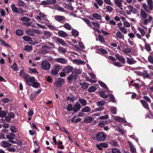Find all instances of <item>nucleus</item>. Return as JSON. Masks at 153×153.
Listing matches in <instances>:
<instances>
[{
    "instance_id": "dca6fc26",
    "label": "nucleus",
    "mask_w": 153,
    "mask_h": 153,
    "mask_svg": "<svg viewBox=\"0 0 153 153\" xmlns=\"http://www.w3.org/2000/svg\"><path fill=\"white\" fill-rule=\"evenodd\" d=\"M81 108L80 104L77 102L75 104L73 108V111L74 112H76L79 111Z\"/></svg>"
},
{
    "instance_id": "473e14b6",
    "label": "nucleus",
    "mask_w": 153,
    "mask_h": 153,
    "mask_svg": "<svg viewBox=\"0 0 153 153\" xmlns=\"http://www.w3.org/2000/svg\"><path fill=\"white\" fill-rule=\"evenodd\" d=\"M10 7L13 11L15 13H18V8L14 4H12L10 5Z\"/></svg>"
},
{
    "instance_id": "b1692460",
    "label": "nucleus",
    "mask_w": 153,
    "mask_h": 153,
    "mask_svg": "<svg viewBox=\"0 0 153 153\" xmlns=\"http://www.w3.org/2000/svg\"><path fill=\"white\" fill-rule=\"evenodd\" d=\"M15 136V135L14 134L10 133L6 135V137L9 140H13Z\"/></svg>"
},
{
    "instance_id": "603ef678",
    "label": "nucleus",
    "mask_w": 153,
    "mask_h": 153,
    "mask_svg": "<svg viewBox=\"0 0 153 153\" xmlns=\"http://www.w3.org/2000/svg\"><path fill=\"white\" fill-rule=\"evenodd\" d=\"M105 103V101L103 100H101L98 102L97 104L98 106H102L104 105Z\"/></svg>"
},
{
    "instance_id": "5fc2aeb1",
    "label": "nucleus",
    "mask_w": 153,
    "mask_h": 153,
    "mask_svg": "<svg viewBox=\"0 0 153 153\" xmlns=\"http://www.w3.org/2000/svg\"><path fill=\"white\" fill-rule=\"evenodd\" d=\"M98 82L101 86L102 87L105 89H108L106 85L104 82L100 81H98Z\"/></svg>"
},
{
    "instance_id": "680f3d73",
    "label": "nucleus",
    "mask_w": 153,
    "mask_h": 153,
    "mask_svg": "<svg viewBox=\"0 0 153 153\" xmlns=\"http://www.w3.org/2000/svg\"><path fill=\"white\" fill-rule=\"evenodd\" d=\"M65 82L64 79L62 78H59L58 81V83L60 85H62Z\"/></svg>"
},
{
    "instance_id": "c85d7f7f",
    "label": "nucleus",
    "mask_w": 153,
    "mask_h": 153,
    "mask_svg": "<svg viewBox=\"0 0 153 153\" xmlns=\"http://www.w3.org/2000/svg\"><path fill=\"white\" fill-rule=\"evenodd\" d=\"M152 19V17L151 16H149L148 18L147 19H145L144 20L143 23L145 25H146L148 24V23L149 22H151Z\"/></svg>"
},
{
    "instance_id": "bb28decb",
    "label": "nucleus",
    "mask_w": 153,
    "mask_h": 153,
    "mask_svg": "<svg viewBox=\"0 0 153 153\" xmlns=\"http://www.w3.org/2000/svg\"><path fill=\"white\" fill-rule=\"evenodd\" d=\"M59 36L61 37H65L68 36L67 34L63 30H60L58 32Z\"/></svg>"
},
{
    "instance_id": "79ce46f5",
    "label": "nucleus",
    "mask_w": 153,
    "mask_h": 153,
    "mask_svg": "<svg viewBox=\"0 0 153 153\" xmlns=\"http://www.w3.org/2000/svg\"><path fill=\"white\" fill-rule=\"evenodd\" d=\"M52 35L51 33L48 31H45L44 32V36L45 38H49Z\"/></svg>"
},
{
    "instance_id": "f704fd0d",
    "label": "nucleus",
    "mask_w": 153,
    "mask_h": 153,
    "mask_svg": "<svg viewBox=\"0 0 153 153\" xmlns=\"http://www.w3.org/2000/svg\"><path fill=\"white\" fill-rule=\"evenodd\" d=\"M1 110V108L0 107V117H3L6 116L7 113L5 111H2Z\"/></svg>"
},
{
    "instance_id": "2f4dec72",
    "label": "nucleus",
    "mask_w": 153,
    "mask_h": 153,
    "mask_svg": "<svg viewBox=\"0 0 153 153\" xmlns=\"http://www.w3.org/2000/svg\"><path fill=\"white\" fill-rule=\"evenodd\" d=\"M91 110V108L88 106H85L81 109L82 112L85 113L89 112Z\"/></svg>"
},
{
    "instance_id": "f8f14e48",
    "label": "nucleus",
    "mask_w": 153,
    "mask_h": 153,
    "mask_svg": "<svg viewBox=\"0 0 153 153\" xmlns=\"http://www.w3.org/2000/svg\"><path fill=\"white\" fill-rule=\"evenodd\" d=\"M124 36L123 33L120 31H117L116 33V36L115 38L117 39H121L123 40L124 39Z\"/></svg>"
},
{
    "instance_id": "864d4df0",
    "label": "nucleus",
    "mask_w": 153,
    "mask_h": 153,
    "mask_svg": "<svg viewBox=\"0 0 153 153\" xmlns=\"http://www.w3.org/2000/svg\"><path fill=\"white\" fill-rule=\"evenodd\" d=\"M58 51L60 53H65L66 52V50L65 48H64L62 47H59L58 49Z\"/></svg>"
},
{
    "instance_id": "3c124183",
    "label": "nucleus",
    "mask_w": 153,
    "mask_h": 153,
    "mask_svg": "<svg viewBox=\"0 0 153 153\" xmlns=\"http://www.w3.org/2000/svg\"><path fill=\"white\" fill-rule=\"evenodd\" d=\"M142 7L145 10L146 12L149 13H151V12L148 9V6L146 3H143L142 4Z\"/></svg>"
},
{
    "instance_id": "f257e3e1",
    "label": "nucleus",
    "mask_w": 153,
    "mask_h": 153,
    "mask_svg": "<svg viewBox=\"0 0 153 153\" xmlns=\"http://www.w3.org/2000/svg\"><path fill=\"white\" fill-rule=\"evenodd\" d=\"M61 66L59 64H56L53 65V68L51 70V75H56L60 70L61 69Z\"/></svg>"
},
{
    "instance_id": "de8ad7c7",
    "label": "nucleus",
    "mask_w": 153,
    "mask_h": 153,
    "mask_svg": "<svg viewBox=\"0 0 153 153\" xmlns=\"http://www.w3.org/2000/svg\"><path fill=\"white\" fill-rule=\"evenodd\" d=\"M80 85H81V87L83 89H87L88 86V84L86 82L83 83L82 84L80 83Z\"/></svg>"
},
{
    "instance_id": "f3484780",
    "label": "nucleus",
    "mask_w": 153,
    "mask_h": 153,
    "mask_svg": "<svg viewBox=\"0 0 153 153\" xmlns=\"http://www.w3.org/2000/svg\"><path fill=\"white\" fill-rule=\"evenodd\" d=\"M145 10L141 9L140 11V16L143 19H146L148 17V15Z\"/></svg>"
},
{
    "instance_id": "a19ab883",
    "label": "nucleus",
    "mask_w": 153,
    "mask_h": 153,
    "mask_svg": "<svg viewBox=\"0 0 153 153\" xmlns=\"http://www.w3.org/2000/svg\"><path fill=\"white\" fill-rule=\"evenodd\" d=\"M63 27L68 30H70L71 29V25L68 23H65L63 25Z\"/></svg>"
},
{
    "instance_id": "338daca9",
    "label": "nucleus",
    "mask_w": 153,
    "mask_h": 153,
    "mask_svg": "<svg viewBox=\"0 0 153 153\" xmlns=\"http://www.w3.org/2000/svg\"><path fill=\"white\" fill-rule=\"evenodd\" d=\"M112 63L114 65L117 67H120L122 66L121 64L119 62H113Z\"/></svg>"
},
{
    "instance_id": "20e7f679",
    "label": "nucleus",
    "mask_w": 153,
    "mask_h": 153,
    "mask_svg": "<svg viewBox=\"0 0 153 153\" xmlns=\"http://www.w3.org/2000/svg\"><path fill=\"white\" fill-rule=\"evenodd\" d=\"M78 76L76 73L73 72L67 78L69 83H72V81L75 80L78 77Z\"/></svg>"
},
{
    "instance_id": "7c9ffc66",
    "label": "nucleus",
    "mask_w": 153,
    "mask_h": 153,
    "mask_svg": "<svg viewBox=\"0 0 153 153\" xmlns=\"http://www.w3.org/2000/svg\"><path fill=\"white\" fill-rule=\"evenodd\" d=\"M14 116V114L13 113H10L8 114L7 117H5V119L8 121H9L10 120V118H13Z\"/></svg>"
},
{
    "instance_id": "4d7b16f0",
    "label": "nucleus",
    "mask_w": 153,
    "mask_h": 153,
    "mask_svg": "<svg viewBox=\"0 0 153 153\" xmlns=\"http://www.w3.org/2000/svg\"><path fill=\"white\" fill-rule=\"evenodd\" d=\"M20 20L24 22H26L29 21L30 19L26 17H22L21 18Z\"/></svg>"
},
{
    "instance_id": "e433bc0d",
    "label": "nucleus",
    "mask_w": 153,
    "mask_h": 153,
    "mask_svg": "<svg viewBox=\"0 0 153 153\" xmlns=\"http://www.w3.org/2000/svg\"><path fill=\"white\" fill-rule=\"evenodd\" d=\"M71 33L72 35L75 37L78 36L79 34L78 31L75 29H72Z\"/></svg>"
},
{
    "instance_id": "ddd939ff",
    "label": "nucleus",
    "mask_w": 153,
    "mask_h": 153,
    "mask_svg": "<svg viewBox=\"0 0 153 153\" xmlns=\"http://www.w3.org/2000/svg\"><path fill=\"white\" fill-rule=\"evenodd\" d=\"M55 61L58 62L62 63V64H66L67 60L65 58H56L55 59Z\"/></svg>"
},
{
    "instance_id": "cd10ccee",
    "label": "nucleus",
    "mask_w": 153,
    "mask_h": 153,
    "mask_svg": "<svg viewBox=\"0 0 153 153\" xmlns=\"http://www.w3.org/2000/svg\"><path fill=\"white\" fill-rule=\"evenodd\" d=\"M34 32L36 33H37V32H35L34 30H33L29 29L26 30V33L27 34L30 36H33Z\"/></svg>"
},
{
    "instance_id": "393cba45",
    "label": "nucleus",
    "mask_w": 153,
    "mask_h": 153,
    "mask_svg": "<svg viewBox=\"0 0 153 153\" xmlns=\"http://www.w3.org/2000/svg\"><path fill=\"white\" fill-rule=\"evenodd\" d=\"M56 41L59 42L63 46H66L68 45L67 43L63 39L60 38H58Z\"/></svg>"
},
{
    "instance_id": "13d9d810",
    "label": "nucleus",
    "mask_w": 153,
    "mask_h": 153,
    "mask_svg": "<svg viewBox=\"0 0 153 153\" xmlns=\"http://www.w3.org/2000/svg\"><path fill=\"white\" fill-rule=\"evenodd\" d=\"M23 39L25 41L27 42H30L31 41V38L28 36H25L23 37Z\"/></svg>"
},
{
    "instance_id": "58836bf2",
    "label": "nucleus",
    "mask_w": 153,
    "mask_h": 153,
    "mask_svg": "<svg viewBox=\"0 0 153 153\" xmlns=\"http://www.w3.org/2000/svg\"><path fill=\"white\" fill-rule=\"evenodd\" d=\"M108 122L106 120L100 121L98 123V125L101 127H103L105 125H107Z\"/></svg>"
},
{
    "instance_id": "f03ea898",
    "label": "nucleus",
    "mask_w": 153,
    "mask_h": 153,
    "mask_svg": "<svg viewBox=\"0 0 153 153\" xmlns=\"http://www.w3.org/2000/svg\"><path fill=\"white\" fill-rule=\"evenodd\" d=\"M39 16V22L42 24H46L48 21L47 16L42 12H40Z\"/></svg>"
},
{
    "instance_id": "39448f33",
    "label": "nucleus",
    "mask_w": 153,
    "mask_h": 153,
    "mask_svg": "<svg viewBox=\"0 0 153 153\" xmlns=\"http://www.w3.org/2000/svg\"><path fill=\"white\" fill-rule=\"evenodd\" d=\"M41 65L42 68L46 70H49L51 66L50 64L46 60L43 61Z\"/></svg>"
},
{
    "instance_id": "49530a36",
    "label": "nucleus",
    "mask_w": 153,
    "mask_h": 153,
    "mask_svg": "<svg viewBox=\"0 0 153 153\" xmlns=\"http://www.w3.org/2000/svg\"><path fill=\"white\" fill-rule=\"evenodd\" d=\"M97 88L94 86H91L89 88L88 91L89 92H93L97 90Z\"/></svg>"
},
{
    "instance_id": "c9c22d12",
    "label": "nucleus",
    "mask_w": 153,
    "mask_h": 153,
    "mask_svg": "<svg viewBox=\"0 0 153 153\" xmlns=\"http://www.w3.org/2000/svg\"><path fill=\"white\" fill-rule=\"evenodd\" d=\"M82 19L88 25V26H89L91 28H92V25L91 24V23L90 22L89 20L88 19L83 18Z\"/></svg>"
},
{
    "instance_id": "09e8293b",
    "label": "nucleus",
    "mask_w": 153,
    "mask_h": 153,
    "mask_svg": "<svg viewBox=\"0 0 153 153\" xmlns=\"http://www.w3.org/2000/svg\"><path fill=\"white\" fill-rule=\"evenodd\" d=\"M32 49V47L31 46L26 45L25 46L24 50L26 51H31Z\"/></svg>"
},
{
    "instance_id": "774afa93",
    "label": "nucleus",
    "mask_w": 153,
    "mask_h": 153,
    "mask_svg": "<svg viewBox=\"0 0 153 153\" xmlns=\"http://www.w3.org/2000/svg\"><path fill=\"white\" fill-rule=\"evenodd\" d=\"M123 24L124 25L127 27H130L131 25L127 21L124 22Z\"/></svg>"
},
{
    "instance_id": "2eb2a0df",
    "label": "nucleus",
    "mask_w": 153,
    "mask_h": 153,
    "mask_svg": "<svg viewBox=\"0 0 153 153\" xmlns=\"http://www.w3.org/2000/svg\"><path fill=\"white\" fill-rule=\"evenodd\" d=\"M129 145L130 151L132 153H137L136 150L134 146L130 141L128 142Z\"/></svg>"
},
{
    "instance_id": "9b49d317",
    "label": "nucleus",
    "mask_w": 153,
    "mask_h": 153,
    "mask_svg": "<svg viewBox=\"0 0 153 153\" xmlns=\"http://www.w3.org/2000/svg\"><path fill=\"white\" fill-rule=\"evenodd\" d=\"M115 57L117 59L120 61L121 62L122 64H124L126 63L125 59L122 55L119 54H116Z\"/></svg>"
},
{
    "instance_id": "052dcab7",
    "label": "nucleus",
    "mask_w": 153,
    "mask_h": 153,
    "mask_svg": "<svg viewBox=\"0 0 153 153\" xmlns=\"http://www.w3.org/2000/svg\"><path fill=\"white\" fill-rule=\"evenodd\" d=\"M112 153H121L120 150L116 148H112L111 149Z\"/></svg>"
},
{
    "instance_id": "6ab92c4d",
    "label": "nucleus",
    "mask_w": 153,
    "mask_h": 153,
    "mask_svg": "<svg viewBox=\"0 0 153 153\" xmlns=\"http://www.w3.org/2000/svg\"><path fill=\"white\" fill-rule=\"evenodd\" d=\"M128 8L129 11L134 14H136L137 13V10L135 8H134L132 6L129 5L127 6Z\"/></svg>"
},
{
    "instance_id": "9d476101",
    "label": "nucleus",
    "mask_w": 153,
    "mask_h": 153,
    "mask_svg": "<svg viewBox=\"0 0 153 153\" xmlns=\"http://www.w3.org/2000/svg\"><path fill=\"white\" fill-rule=\"evenodd\" d=\"M73 67L70 65H68L64 68L63 71L66 73H69L71 72L73 70Z\"/></svg>"
},
{
    "instance_id": "a211bd4d",
    "label": "nucleus",
    "mask_w": 153,
    "mask_h": 153,
    "mask_svg": "<svg viewBox=\"0 0 153 153\" xmlns=\"http://www.w3.org/2000/svg\"><path fill=\"white\" fill-rule=\"evenodd\" d=\"M142 40L144 42L145 44V49L148 51H150L151 50V48L150 45L146 42L145 39H143Z\"/></svg>"
},
{
    "instance_id": "37998d69",
    "label": "nucleus",
    "mask_w": 153,
    "mask_h": 153,
    "mask_svg": "<svg viewBox=\"0 0 153 153\" xmlns=\"http://www.w3.org/2000/svg\"><path fill=\"white\" fill-rule=\"evenodd\" d=\"M18 4L19 6H22L25 8H26L27 7L26 4H25V2L22 1L21 0L18 1Z\"/></svg>"
},
{
    "instance_id": "c756f323",
    "label": "nucleus",
    "mask_w": 153,
    "mask_h": 153,
    "mask_svg": "<svg viewBox=\"0 0 153 153\" xmlns=\"http://www.w3.org/2000/svg\"><path fill=\"white\" fill-rule=\"evenodd\" d=\"M92 16L94 18L97 20H100L101 19V16L97 13L92 14Z\"/></svg>"
},
{
    "instance_id": "0e129e2a",
    "label": "nucleus",
    "mask_w": 153,
    "mask_h": 153,
    "mask_svg": "<svg viewBox=\"0 0 153 153\" xmlns=\"http://www.w3.org/2000/svg\"><path fill=\"white\" fill-rule=\"evenodd\" d=\"M64 6L65 8L68 9L69 10H73V8L69 4H64Z\"/></svg>"
},
{
    "instance_id": "aec40b11",
    "label": "nucleus",
    "mask_w": 153,
    "mask_h": 153,
    "mask_svg": "<svg viewBox=\"0 0 153 153\" xmlns=\"http://www.w3.org/2000/svg\"><path fill=\"white\" fill-rule=\"evenodd\" d=\"M1 146L4 148H7L11 146V144L8 142L3 140L1 142Z\"/></svg>"
},
{
    "instance_id": "6e6d98bb",
    "label": "nucleus",
    "mask_w": 153,
    "mask_h": 153,
    "mask_svg": "<svg viewBox=\"0 0 153 153\" xmlns=\"http://www.w3.org/2000/svg\"><path fill=\"white\" fill-rule=\"evenodd\" d=\"M16 33L18 36H21L23 34V31L21 30L18 29L16 30Z\"/></svg>"
},
{
    "instance_id": "bf43d9fd",
    "label": "nucleus",
    "mask_w": 153,
    "mask_h": 153,
    "mask_svg": "<svg viewBox=\"0 0 153 153\" xmlns=\"http://www.w3.org/2000/svg\"><path fill=\"white\" fill-rule=\"evenodd\" d=\"M99 94L100 96L102 98H107L108 97V96L107 95L105 94L103 92H99Z\"/></svg>"
},
{
    "instance_id": "1a4fd4ad",
    "label": "nucleus",
    "mask_w": 153,
    "mask_h": 153,
    "mask_svg": "<svg viewBox=\"0 0 153 153\" xmlns=\"http://www.w3.org/2000/svg\"><path fill=\"white\" fill-rule=\"evenodd\" d=\"M95 1L96 2L94 3V6L97 9L99 8L98 6H102L103 4V1L102 0H95Z\"/></svg>"
},
{
    "instance_id": "69168bd1",
    "label": "nucleus",
    "mask_w": 153,
    "mask_h": 153,
    "mask_svg": "<svg viewBox=\"0 0 153 153\" xmlns=\"http://www.w3.org/2000/svg\"><path fill=\"white\" fill-rule=\"evenodd\" d=\"M30 76L27 74H25L22 77H23L27 81V82L28 83L29 82V78Z\"/></svg>"
},
{
    "instance_id": "a18cd8bd",
    "label": "nucleus",
    "mask_w": 153,
    "mask_h": 153,
    "mask_svg": "<svg viewBox=\"0 0 153 153\" xmlns=\"http://www.w3.org/2000/svg\"><path fill=\"white\" fill-rule=\"evenodd\" d=\"M28 72L30 74H37L38 73L36 68L32 69L30 68H29Z\"/></svg>"
},
{
    "instance_id": "8fccbe9b",
    "label": "nucleus",
    "mask_w": 153,
    "mask_h": 153,
    "mask_svg": "<svg viewBox=\"0 0 153 153\" xmlns=\"http://www.w3.org/2000/svg\"><path fill=\"white\" fill-rule=\"evenodd\" d=\"M11 68L14 71H17L18 70V66L16 63H14L11 66Z\"/></svg>"
},
{
    "instance_id": "a878e982",
    "label": "nucleus",
    "mask_w": 153,
    "mask_h": 153,
    "mask_svg": "<svg viewBox=\"0 0 153 153\" xmlns=\"http://www.w3.org/2000/svg\"><path fill=\"white\" fill-rule=\"evenodd\" d=\"M147 4L149 9L151 10H153V1L152 0H147Z\"/></svg>"
},
{
    "instance_id": "4c0bfd02",
    "label": "nucleus",
    "mask_w": 153,
    "mask_h": 153,
    "mask_svg": "<svg viewBox=\"0 0 153 153\" xmlns=\"http://www.w3.org/2000/svg\"><path fill=\"white\" fill-rule=\"evenodd\" d=\"M119 28L122 33L125 34H126L127 33V30L124 27H119Z\"/></svg>"
},
{
    "instance_id": "e2e57ef3",
    "label": "nucleus",
    "mask_w": 153,
    "mask_h": 153,
    "mask_svg": "<svg viewBox=\"0 0 153 153\" xmlns=\"http://www.w3.org/2000/svg\"><path fill=\"white\" fill-rule=\"evenodd\" d=\"M99 51L103 54H107V52L106 50L102 48H99L98 49Z\"/></svg>"
},
{
    "instance_id": "4468645a",
    "label": "nucleus",
    "mask_w": 153,
    "mask_h": 153,
    "mask_svg": "<svg viewBox=\"0 0 153 153\" xmlns=\"http://www.w3.org/2000/svg\"><path fill=\"white\" fill-rule=\"evenodd\" d=\"M136 61L132 57H131L130 58H126V62L129 65H132L134 64L136 62Z\"/></svg>"
},
{
    "instance_id": "423d86ee",
    "label": "nucleus",
    "mask_w": 153,
    "mask_h": 153,
    "mask_svg": "<svg viewBox=\"0 0 153 153\" xmlns=\"http://www.w3.org/2000/svg\"><path fill=\"white\" fill-rule=\"evenodd\" d=\"M97 140L99 141H102L104 140L106 137V135L103 132H100L97 134L96 136Z\"/></svg>"
},
{
    "instance_id": "7ed1b4c3",
    "label": "nucleus",
    "mask_w": 153,
    "mask_h": 153,
    "mask_svg": "<svg viewBox=\"0 0 153 153\" xmlns=\"http://www.w3.org/2000/svg\"><path fill=\"white\" fill-rule=\"evenodd\" d=\"M137 29L141 34L138 33H137L136 34V36L138 38L142 40V39H143L142 38V36H146V32L143 29L140 27H138Z\"/></svg>"
},
{
    "instance_id": "ea45409f",
    "label": "nucleus",
    "mask_w": 153,
    "mask_h": 153,
    "mask_svg": "<svg viewBox=\"0 0 153 153\" xmlns=\"http://www.w3.org/2000/svg\"><path fill=\"white\" fill-rule=\"evenodd\" d=\"M74 62L78 65L84 64L85 62L80 59H76L74 60Z\"/></svg>"
},
{
    "instance_id": "4be33fe9",
    "label": "nucleus",
    "mask_w": 153,
    "mask_h": 153,
    "mask_svg": "<svg viewBox=\"0 0 153 153\" xmlns=\"http://www.w3.org/2000/svg\"><path fill=\"white\" fill-rule=\"evenodd\" d=\"M94 119V118L93 117L91 116H86L84 119V122L86 123H88L91 122L92 120Z\"/></svg>"
},
{
    "instance_id": "0eeeda50",
    "label": "nucleus",
    "mask_w": 153,
    "mask_h": 153,
    "mask_svg": "<svg viewBox=\"0 0 153 153\" xmlns=\"http://www.w3.org/2000/svg\"><path fill=\"white\" fill-rule=\"evenodd\" d=\"M55 18L57 21L62 23H64L66 20L65 17L63 16H56Z\"/></svg>"
},
{
    "instance_id": "6e6552de",
    "label": "nucleus",
    "mask_w": 153,
    "mask_h": 153,
    "mask_svg": "<svg viewBox=\"0 0 153 153\" xmlns=\"http://www.w3.org/2000/svg\"><path fill=\"white\" fill-rule=\"evenodd\" d=\"M115 4L117 7L121 10H123V5L122 3L124 2V0H113Z\"/></svg>"
},
{
    "instance_id": "72a5a7b5",
    "label": "nucleus",
    "mask_w": 153,
    "mask_h": 153,
    "mask_svg": "<svg viewBox=\"0 0 153 153\" xmlns=\"http://www.w3.org/2000/svg\"><path fill=\"white\" fill-rule=\"evenodd\" d=\"M142 76L148 79H151V74H149L146 71L145 72L143 73L142 74Z\"/></svg>"
},
{
    "instance_id": "c03bdc74",
    "label": "nucleus",
    "mask_w": 153,
    "mask_h": 153,
    "mask_svg": "<svg viewBox=\"0 0 153 153\" xmlns=\"http://www.w3.org/2000/svg\"><path fill=\"white\" fill-rule=\"evenodd\" d=\"M79 101L82 105L83 106H85L87 105V101L85 99H79Z\"/></svg>"
},
{
    "instance_id": "412c9836",
    "label": "nucleus",
    "mask_w": 153,
    "mask_h": 153,
    "mask_svg": "<svg viewBox=\"0 0 153 153\" xmlns=\"http://www.w3.org/2000/svg\"><path fill=\"white\" fill-rule=\"evenodd\" d=\"M114 118L115 121L123 123H125L126 122V121L123 118L117 116H114Z\"/></svg>"
},
{
    "instance_id": "5701e85b",
    "label": "nucleus",
    "mask_w": 153,
    "mask_h": 153,
    "mask_svg": "<svg viewBox=\"0 0 153 153\" xmlns=\"http://www.w3.org/2000/svg\"><path fill=\"white\" fill-rule=\"evenodd\" d=\"M140 101L144 108L147 109H149V105L146 101L144 100H140Z\"/></svg>"
}]
</instances>
